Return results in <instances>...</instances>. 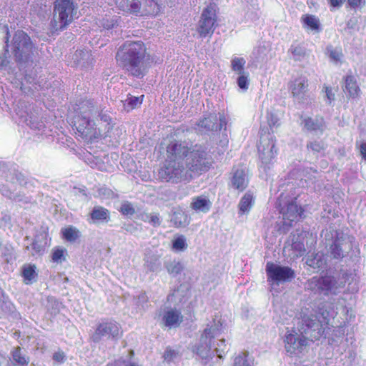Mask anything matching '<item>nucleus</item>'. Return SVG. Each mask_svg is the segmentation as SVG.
<instances>
[{
	"label": "nucleus",
	"mask_w": 366,
	"mask_h": 366,
	"mask_svg": "<svg viewBox=\"0 0 366 366\" xmlns=\"http://www.w3.org/2000/svg\"><path fill=\"white\" fill-rule=\"evenodd\" d=\"M114 124L109 111L94 99L81 101L73 119V126L85 139H92L97 134V130L101 132L102 128L109 132Z\"/></svg>",
	"instance_id": "obj_1"
},
{
	"label": "nucleus",
	"mask_w": 366,
	"mask_h": 366,
	"mask_svg": "<svg viewBox=\"0 0 366 366\" xmlns=\"http://www.w3.org/2000/svg\"><path fill=\"white\" fill-rule=\"evenodd\" d=\"M321 236L334 270L342 266V262L355 265L360 263V249L355 244L354 237L331 227L322 230Z\"/></svg>",
	"instance_id": "obj_2"
},
{
	"label": "nucleus",
	"mask_w": 366,
	"mask_h": 366,
	"mask_svg": "<svg viewBox=\"0 0 366 366\" xmlns=\"http://www.w3.org/2000/svg\"><path fill=\"white\" fill-rule=\"evenodd\" d=\"M146 47L142 41H126L118 49L116 59L129 75L142 78L147 72Z\"/></svg>",
	"instance_id": "obj_3"
},
{
	"label": "nucleus",
	"mask_w": 366,
	"mask_h": 366,
	"mask_svg": "<svg viewBox=\"0 0 366 366\" xmlns=\"http://www.w3.org/2000/svg\"><path fill=\"white\" fill-rule=\"evenodd\" d=\"M266 122H262L259 129V144L258 146L259 157L261 161L260 167L267 174L273 164L277 149L273 133L280 123L277 115L267 112Z\"/></svg>",
	"instance_id": "obj_4"
},
{
	"label": "nucleus",
	"mask_w": 366,
	"mask_h": 366,
	"mask_svg": "<svg viewBox=\"0 0 366 366\" xmlns=\"http://www.w3.org/2000/svg\"><path fill=\"white\" fill-rule=\"evenodd\" d=\"M310 315L302 316V334L310 338L312 341L318 340L325 334V330L329 324V319L334 317L336 312L333 305L327 301L320 302Z\"/></svg>",
	"instance_id": "obj_5"
},
{
	"label": "nucleus",
	"mask_w": 366,
	"mask_h": 366,
	"mask_svg": "<svg viewBox=\"0 0 366 366\" xmlns=\"http://www.w3.org/2000/svg\"><path fill=\"white\" fill-rule=\"evenodd\" d=\"M78 10L75 0H55L50 25L54 31H62L74 21Z\"/></svg>",
	"instance_id": "obj_6"
},
{
	"label": "nucleus",
	"mask_w": 366,
	"mask_h": 366,
	"mask_svg": "<svg viewBox=\"0 0 366 366\" xmlns=\"http://www.w3.org/2000/svg\"><path fill=\"white\" fill-rule=\"evenodd\" d=\"M212 159L207 148L202 145L196 144L190 148L185 166L190 174L199 175L208 171L212 166Z\"/></svg>",
	"instance_id": "obj_7"
},
{
	"label": "nucleus",
	"mask_w": 366,
	"mask_h": 366,
	"mask_svg": "<svg viewBox=\"0 0 366 366\" xmlns=\"http://www.w3.org/2000/svg\"><path fill=\"white\" fill-rule=\"evenodd\" d=\"M299 196L287 200L280 205V213L282 214V219L277 224V231L281 234H286L289 232L294 222L302 218L304 209L298 199Z\"/></svg>",
	"instance_id": "obj_8"
},
{
	"label": "nucleus",
	"mask_w": 366,
	"mask_h": 366,
	"mask_svg": "<svg viewBox=\"0 0 366 366\" xmlns=\"http://www.w3.org/2000/svg\"><path fill=\"white\" fill-rule=\"evenodd\" d=\"M9 47L15 61L22 64L30 61L34 46L30 36L25 31L17 30L9 42Z\"/></svg>",
	"instance_id": "obj_9"
},
{
	"label": "nucleus",
	"mask_w": 366,
	"mask_h": 366,
	"mask_svg": "<svg viewBox=\"0 0 366 366\" xmlns=\"http://www.w3.org/2000/svg\"><path fill=\"white\" fill-rule=\"evenodd\" d=\"M119 9L135 16H156L160 11V6L156 0H117Z\"/></svg>",
	"instance_id": "obj_10"
},
{
	"label": "nucleus",
	"mask_w": 366,
	"mask_h": 366,
	"mask_svg": "<svg viewBox=\"0 0 366 366\" xmlns=\"http://www.w3.org/2000/svg\"><path fill=\"white\" fill-rule=\"evenodd\" d=\"M188 172L185 164L179 162H169L167 159L159 171V177L162 181L177 183L182 181L189 182L193 175Z\"/></svg>",
	"instance_id": "obj_11"
},
{
	"label": "nucleus",
	"mask_w": 366,
	"mask_h": 366,
	"mask_svg": "<svg viewBox=\"0 0 366 366\" xmlns=\"http://www.w3.org/2000/svg\"><path fill=\"white\" fill-rule=\"evenodd\" d=\"M122 336L120 325L114 320H106L100 322L90 336L91 340L99 343L102 340L117 342Z\"/></svg>",
	"instance_id": "obj_12"
},
{
	"label": "nucleus",
	"mask_w": 366,
	"mask_h": 366,
	"mask_svg": "<svg viewBox=\"0 0 366 366\" xmlns=\"http://www.w3.org/2000/svg\"><path fill=\"white\" fill-rule=\"evenodd\" d=\"M268 282L279 286L291 282L296 277L295 271L289 266L268 262L265 268Z\"/></svg>",
	"instance_id": "obj_13"
},
{
	"label": "nucleus",
	"mask_w": 366,
	"mask_h": 366,
	"mask_svg": "<svg viewBox=\"0 0 366 366\" xmlns=\"http://www.w3.org/2000/svg\"><path fill=\"white\" fill-rule=\"evenodd\" d=\"M217 9L214 3H209L202 11L197 31L201 38L212 36L217 24Z\"/></svg>",
	"instance_id": "obj_14"
},
{
	"label": "nucleus",
	"mask_w": 366,
	"mask_h": 366,
	"mask_svg": "<svg viewBox=\"0 0 366 366\" xmlns=\"http://www.w3.org/2000/svg\"><path fill=\"white\" fill-rule=\"evenodd\" d=\"M306 287L315 295L328 296L336 293L337 282L332 276L313 277L307 282Z\"/></svg>",
	"instance_id": "obj_15"
},
{
	"label": "nucleus",
	"mask_w": 366,
	"mask_h": 366,
	"mask_svg": "<svg viewBox=\"0 0 366 366\" xmlns=\"http://www.w3.org/2000/svg\"><path fill=\"white\" fill-rule=\"evenodd\" d=\"M217 117L216 113H208L203 115L194 125V130L201 134H207L210 132L220 131L225 129L227 122L225 117L220 114Z\"/></svg>",
	"instance_id": "obj_16"
},
{
	"label": "nucleus",
	"mask_w": 366,
	"mask_h": 366,
	"mask_svg": "<svg viewBox=\"0 0 366 366\" xmlns=\"http://www.w3.org/2000/svg\"><path fill=\"white\" fill-rule=\"evenodd\" d=\"M190 149L188 144L182 141H172L167 147V159L169 162L185 164L184 158L188 157Z\"/></svg>",
	"instance_id": "obj_17"
},
{
	"label": "nucleus",
	"mask_w": 366,
	"mask_h": 366,
	"mask_svg": "<svg viewBox=\"0 0 366 366\" xmlns=\"http://www.w3.org/2000/svg\"><path fill=\"white\" fill-rule=\"evenodd\" d=\"M209 330L204 329L199 343L194 346L192 349V351L202 359L212 358L214 356L213 347L215 345V341L209 337Z\"/></svg>",
	"instance_id": "obj_18"
},
{
	"label": "nucleus",
	"mask_w": 366,
	"mask_h": 366,
	"mask_svg": "<svg viewBox=\"0 0 366 366\" xmlns=\"http://www.w3.org/2000/svg\"><path fill=\"white\" fill-rule=\"evenodd\" d=\"M289 89L295 101L302 102L307 96L308 80L306 76L300 75L289 83Z\"/></svg>",
	"instance_id": "obj_19"
},
{
	"label": "nucleus",
	"mask_w": 366,
	"mask_h": 366,
	"mask_svg": "<svg viewBox=\"0 0 366 366\" xmlns=\"http://www.w3.org/2000/svg\"><path fill=\"white\" fill-rule=\"evenodd\" d=\"M249 184L248 171L242 167H233L231 172L230 186L240 192L244 190Z\"/></svg>",
	"instance_id": "obj_20"
},
{
	"label": "nucleus",
	"mask_w": 366,
	"mask_h": 366,
	"mask_svg": "<svg viewBox=\"0 0 366 366\" xmlns=\"http://www.w3.org/2000/svg\"><path fill=\"white\" fill-rule=\"evenodd\" d=\"M20 90L25 94L33 93L34 91H38L40 84L36 70H26L22 81L19 83Z\"/></svg>",
	"instance_id": "obj_21"
},
{
	"label": "nucleus",
	"mask_w": 366,
	"mask_h": 366,
	"mask_svg": "<svg viewBox=\"0 0 366 366\" xmlns=\"http://www.w3.org/2000/svg\"><path fill=\"white\" fill-rule=\"evenodd\" d=\"M183 322V315L177 308H169L164 310L162 318L161 325L167 328H177Z\"/></svg>",
	"instance_id": "obj_22"
},
{
	"label": "nucleus",
	"mask_w": 366,
	"mask_h": 366,
	"mask_svg": "<svg viewBox=\"0 0 366 366\" xmlns=\"http://www.w3.org/2000/svg\"><path fill=\"white\" fill-rule=\"evenodd\" d=\"M285 343L287 352L292 355L302 352L307 341L305 337H300L297 334H289L285 337Z\"/></svg>",
	"instance_id": "obj_23"
},
{
	"label": "nucleus",
	"mask_w": 366,
	"mask_h": 366,
	"mask_svg": "<svg viewBox=\"0 0 366 366\" xmlns=\"http://www.w3.org/2000/svg\"><path fill=\"white\" fill-rule=\"evenodd\" d=\"M306 264L314 269H333V265H330V258L327 257V253H312L307 256L306 259Z\"/></svg>",
	"instance_id": "obj_24"
},
{
	"label": "nucleus",
	"mask_w": 366,
	"mask_h": 366,
	"mask_svg": "<svg viewBox=\"0 0 366 366\" xmlns=\"http://www.w3.org/2000/svg\"><path fill=\"white\" fill-rule=\"evenodd\" d=\"M300 124L303 129L309 132L315 133L316 134H322L325 129V122L322 117H301Z\"/></svg>",
	"instance_id": "obj_25"
},
{
	"label": "nucleus",
	"mask_w": 366,
	"mask_h": 366,
	"mask_svg": "<svg viewBox=\"0 0 366 366\" xmlns=\"http://www.w3.org/2000/svg\"><path fill=\"white\" fill-rule=\"evenodd\" d=\"M89 216L94 224H107L111 219L110 212L102 206H94L89 212Z\"/></svg>",
	"instance_id": "obj_26"
},
{
	"label": "nucleus",
	"mask_w": 366,
	"mask_h": 366,
	"mask_svg": "<svg viewBox=\"0 0 366 366\" xmlns=\"http://www.w3.org/2000/svg\"><path fill=\"white\" fill-rule=\"evenodd\" d=\"M21 276L25 285H32L38 280V271L34 264H24L21 267Z\"/></svg>",
	"instance_id": "obj_27"
},
{
	"label": "nucleus",
	"mask_w": 366,
	"mask_h": 366,
	"mask_svg": "<svg viewBox=\"0 0 366 366\" xmlns=\"http://www.w3.org/2000/svg\"><path fill=\"white\" fill-rule=\"evenodd\" d=\"M34 109V107L29 102L23 99L19 100L14 107L16 115L19 120V123L22 124L23 122H26L29 114Z\"/></svg>",
	"instance_id": "obj_28"
},
{
	"label": "nucleus",
	"mask_w": 366,
	"mask_h": 366,
	"mask_svg": "<svg viewBox=\"0 0 366 366\" xmlns=\"http://www.w3.org/2000/svg\"><path fill=\"white\" fill-rule=\"evenodd\" d=\"M342 89L348 98L355 99L360 95V89L357 85L356 78L352 75H347L345 77Z\"/></svg>",
	"instance_id": "obj_29"
},
{
	"label": "nucleus",
	"mask_w": 366,
	"mask_h": 366,
	"mask_svg": "<svg viewBox=\"0 0 366 366\" xmlns=\"http://www.w3.org/2000/svg\"><path fill=\"white\" fill-rule=\"evenodd\" d=\"M212 207V202L205 196H197L192 198L190 207L197 212L207 213Z\"/></svg>",
	"instance_id": "obj_30"
},
{
	"label": "nucleus",
	"mask_w": 366,
	"mask_h": 366,
	"mask_svg": "<svg viewBox=\"0 0 366 366\" xmlns=\"http://www.w3.org/2000/svg\"><path fill=\"white\" fill-rule=\"evenodd\" d=\"M16 169V164L0 161V177L6 182L14 183V174Z\"/></svg>",
	"instance_id": "obj_31"
},
{
	"label": "nucleus",
	"mask_w": 366,
	"mask_h": 366,
	"mask_svg": "<svg viewBox=\"0 0 366 366\" xmlns=\"http://www.w3.org/2000/svg\"><path fill=\"white\" fill-rule=\"evenodd\" d=\"M254 202L253 194L251 191L247 192L241 198L238 207L241 214L249 213Z\"/></svg>",
	"instance_id": "obj_32"
},
{
	"label": "nucleus",
	"mask_w": 366,
	"mask_h": 366,
	"mask_svg": "<svg viewBox=\"0 0 366 366\" xmlns=\"http://www.w3.org/2000/svg\"><path fill=\"white\" fill-rule=\"evenodd\" d=\"M171 222L177 227H186L189 224V218L186 212L181 209H177L173 212Z\"/></svg>",
	"instance_id": "obj_33"
},
{
	"label": "nucleus",
	"mask_w": 366,
	"mask_h": 366,
	"mask_svg": "<svg viewBox=\"0 0 366 366\" xmlns=\"http://www.w3.org/2000/svg\"><path fill=\"white\" fill-rule=\"evenodd\" d=\"M4 31L5 32V36H4V41H5V46H4V56H0V70L4 69L9 64V58L11 57L10 53H9V31L7 26H4Z\"/></svg>",
	"instance_id": "obj_34"
},
{
	"label": "nucleus",
	"mask_w": 366,
	"mask_h": 366,
	"mask_svg": "<svg viewBox=\"0 0 366 366\" xmlns=\"http://www.w3.org/2000/svg\"><path fill=\"white\" fill-rule=\"evenodd\" d=\"M22 124H25L34 130H42L44 127V123L40 119L38 112L34 109L31 113L28 116L26 122H23Z\"/></svg>",
	"instance_id": "obj_35"
},
{
	"label": "nucleus",
	"mask_w": 366,
	"mask_h": 366,
	"mask_svg": "<svg viewBox=\"0 0 366 366\" xmlns=\"http://www.w3.org/2000/svg\"><path fill=\"white\" fill-rule=\"evenodd\" d=\"M301 19L304 26L315 32H320L322 30L320 20L315 15L305 14Z\"/></svg>",
	"instance_id": "obj_36"
},
{
	"label": "nucleus",
	"mask_w": 366,
	"mask_h": 366,
	"mask_svg": "<svg viewBox=\"0 0 366 366\" xmlns=\"http://www.w3.org/2000/svg\"><path fill=\"white\" fill-rule=\"evenodd\" d=\"M164 266L167 272L172 277H177L184 269V264L182 262L177 261L176 259L164 262Z\"/></svg>",
	"instance_id": "obj_37"
},
{
	"label": "nucleus",
	"mask_w": 366,
	"mask_h": 366,
	"mask_svg": "<svg viewBox=\"0 0 366 366\" xmlns=\"http://www.w3.org/2000/svg\"><path fill=\"white\" fill-rule=\"evenodd\" d=\"M61 302L53 296L46 297V309L51 316H55L60 312Z\"/></svg>",
	"instance_id": "obj_38"
},
{
	"label": "nucleus",
	"mask_w": 366,
	"mask_h": 366,
	"mask_svg": "<svg viewBox=\"0 0 366 366\" xmlns=\"http://www.w3.org/2000/svg\"><path fill=\"white\" fill-rule=\"evenodd\" d=\"M61 234L63 238L70 242H74L80 237V232L73 226L61 229Z\"/></svg>",
	"instance_id": "obj_39"
},
{
	"label": "nucleus",
	"mask_w": 366,
	"mask_h": 366,
	"mask_svg": "<svg viewBox=\"0 0 366 366\" xmlns=\"http://www.w3.org/2000/svg\"><path fill=\"white\" fill-rule=\"evenodd\" d=\"M119 16H106L99 20V26L105 30H110L118 26V19Z\"/></svg>",
	"instance_id": "obj_40"
},
{
	"label": "nucleus",
	"mask_w": 366,
	"mask_h": 366,
	"mask_svg": "<svg viewBox=\"0 0 366 366\" xmlns=\"http://www.w3.org/2000/svg\"><path fill=\"white\" fill-rule=\"evenodd\" d=\"M13 360L20 366H26L29 362V357L22 353L21 348L16 347L11 352Z\"/></svg>",
	"instance_id": "obj_41"
},
{
	"label": "nucleus",
	"mask_w": 366,
	"mask_h": 366,
	"mask_svg": "<svg viewBox=\"0 0 366 366\" xmlns=\"http://www.w3.org/2000/svg\"><path fill=\"white\" fill-rule=\"evenodd\" d=\"M188 247L186 237L182 235H178L172 240V249L175 252H184Z\"/></svg>",
	"instance_id": "obj_42"
},
{
	"label": "nucleus",
	"mask_w": 366,
	"mask_h": 366,
	"mask_svg": "<svg viewBox=\"0 0 366 366\" xmlns=\"http://www.w3.org/2000/svg\"><path fill=\"white\" fill-rule=\"evenodd\" d=\"M76 59L78 61L79 64L82 66H86V65H89L92 63V58L90 52L87 50H80L79 51H76Z\"/></svg>",
	"instance_id": "obj_43"
},
{
	"label": "nucleus",
	"mask_w": 366,
	"mask_h": 366,
	"mask_svg": "<svg viewBox=\"0 0 366 366\" xmlns=\"http://www.w3.org/2000/svg\"><path fill=\"white\" fill-rule=\"evenodd\" d=\"M246 61L242 57H234L231 61L232 70L236 74H242L246 72L244 70V65Z\"/></svg>",
	"instance_id": "obj_44"
},
{
	"label": "nucleus",
	"mask_w": 366,
	"mask_h": 366,
	"mask_svg": "<svg viewBox=\"0 0 366 366\" xmlns=\"http://www.w3.org/2000/svg\"><path fill=\"white\" fill-rule=\"evenodd\" d=\"M289 51L293 55L295 61H300L305 56V48L300 44L291 45Z\"/></svg>",
	"instance_id": "obj_45"
},
{
	"label": "nucleus",
	"mask_w": 366,
	"mask_h": 366,
	"mask_svg": "<svg viewBox=\"0 0 366 366\" xmlns=\"http://www.w3.org/2000/svg\"><path fill=\"white\" fill-rule=\"evenodd\" d=\"M237 75H238V76H237V81H236L237 86L243 92L247 91L248 89V86H249V72L246 71L242 74H239Z\"/></svg>",
	"instance_id": "obj_46"
},
{
	"label": "nucleus",
	"mask_w": 366,
	"mask_h": 366,
	"mask_svg": "<svg viewBox=\"0 0 366 366\" xmlns=\"http://www.w3.org/2000/svg\"><path fill=\"white\" fill-rule=\"evenodd\" d=\"M182 285L177 287L173 290V292L167 296V300L172 302H182V299L184 297V291L182 290Z\"/></svg>",
	"instance_id": "obj_47"
},
{
	"label": "nucleus",
	"mask_w": 366,
	"mask_h": 366,
	"mask_svg": "<svg viewBox=\"0 0 366 366\" xmlns=\"http://www.w3.org/2000/svg\"><path fill=\"white\" fill-rule=\"evenodd\" d=\"M307 148L310 149L315 154H322L325 152L326 145L322 141H312L307 144Z\"/></svg>",
	"instance_id": "obj_48"
},
{
	"label": "nucleus",
	"mask_w": 366,
	"mask_h": 366,
	"mask_svg": "<svg viewBox=\"0 0 366 366\" xmlns=\"http://www.w3.org/2000/svg\"><path fill=\"white\" fill-rule=\"evenodd\" d=\"M213 350L214 352V355L222 359L223 356L228 352L229 347L225 344V340L221 339L219 340V342L213 347Z\"/></svg>",
	"instance_id": "obj_49"
},
{
	"label": "nucleus",
	"mask_w": 366,
	"mask_h": 366,
	"mask_svg": "<svg viewBox=\"0 0 366 366\" xmlns=\"http://www.w3.org/2000/svg\"><path fill=\"white\" fill-rule=\"evenodd\" d=\"M267 49L265 46H258L254 49L252 54L254 57V61L257 63H262L267 60Z\"/></svg>",
	"instance_id": "obj_50"
},
{
	"label": "nucleus",
	"mask_w": 366,
	"mask_h": 366,
	"mask_svg": "<svg viewBox=\"0 0 366 366\" xmlns=\"http://www.w3.org/2000/svg\"><path fill=\"white\" fill-rule=\"evenodd\" d=\"M222 324L219 320L217 322L214 320V322L211 326L207 325L206 329L209 330V337L214 340V339L221 334L222 329Z\"/></svg>",
	"instance_id": "obj_51"
},
{
	"label": "nucleus",
	"mask_w": 366,
	"mask_h": 366,
	"mask_svg": "<svg viewBox=\"0 0 366 366\" xmlns=\"http://www.w3.org/2000/svg\"><path fill=\"white\" fill-rule=\"evenodd\" d=\"M326 51L327 54L332 61L336 63L340 61V59L342 56L341 49H334L332 46L330 45L327 46Z\"/></svg>",
	"instance_id": "obj_52"
},
{
	"label": "nucleus",
	"mask_w": 366,
	"mask_h": 366,
	"mask_svg": "<svg viewBox=\"0 0 366 366\" xmlns=\"http://www.w3.org/2000/svg\"><path fill=\"white\" fill-rule=\"evenodd\" d=\"M342 267L343 264H342V266L336 271L340 272V276H341V279L344 281V283L348 282L350 284L354 280L356 274L351 270L344 269Z\"/></svg>",
	"instance_id": "obj_53"
},
{
	"label": "nucleus",
	"mask_w": 366,
	"mask_h": 366,
	"mask_svg": "<svg viewBox=\"0 0 366 366\" xmlns=\"http://www.w3.org/2000/svg\"><path fill=\"white\" fill-rule=\"evenodd\" d=\"M142 104V100L139 97L129 96L127 99L125 100V103L124 104L125 109L127 111L132 110L137 108Z\"/></svg>",
	"instance_id": "obj_54"
},
{
	"label": "nucleus",
	"mask_w": 366,
	"mask_h": 366,
	"mask_svg": "<svg viewBox=\"0 0 366 366\" xmlns=\"http://www.w3.org/2000/svg\"><path fill=\"white\" fill-rule=\"evenodd\" d=\"M248 352H242L234 359V366H252V362L247 359Z\"/></svg>",
	"instance_id": "obj_55"
},
{
	"label": "nucleus",
	"mask_w": 366,
	"mask_h": 366,
	"mask_svg": "<svg viewBox=\"0 0 366 366\" xmlns=\"http://www.w3.org/2000/svg\"><path fill=\"white\" fill-rule=\"evenodd\" d=\"M144 221H147L151 225L157 227L160 226L162 220L158 213H151L146 214V219Z\"/></svg>",
	"instance_id": "obj_56"
},
{
	"label": "nucleus",
	"mask_w": 366,
	"mask_h": 366,
	"mask_svg": "<svg viewBox=\"0 0 366 366\" xmlns=\"http://www.w3.org/2000/svg\"><path fill=\"white\" fill-rule=\"evenodd\" d=\"M358 21L356 17L350 18L346 23L345 31H348V33L352 35L355 31H358L359 27L357 25Z\"/></svg>",
	"instance_id": "obj_57"
},
{
	"label": "nucleus",
	"mask_w": 366,
	"mask_h": 366,
	"mask_svg": "<svg viewBox=\"0 0 366 366\" xmlns=\"http://www.w3.org/2000/svg\"><path fill=\"white\" fill-rule=\"evenodd\" d=\"M66 252L65 249L56 247L54 249L51 254V259L54 262H61L64 259V254Z\"/></svg>",
	"instance_id": "obj_58"
},
{
	"label": "nucleus",
	"mask_w": 366,
	"mask_h": 366,
	"mask_svg": "<svg viewBox=\"0 0 366 366\" xmlns=\"http://www.w3.org/2000/svg\"><path fill=\"white\" fill-rule=\"evenodd\" d=\"M119 211L124 215H132L135 213L134 208L129 202H124L121 205Z\"/></svg>",
	"instance_id": "obj_59"
},
{
	"label": "nucleus",
	"mask_w": 366,
	"mask_h": 366,
	"mask_svg": "<svg viewBox=\"0 0 366 366\" xmlns=\"http://www.w3.org/2000/svg\"><path fill=\"white\" fill-rule=\"evenodd\" d=\"M15 180L19 185L25 187H26L28 184L29 183L27 177L18 169H16L14 174V181Z\"/></svg>",
	"instance_id": "obj_60"
},
{
	"label": "nucleus",
	"mask_w": 366,
	"mask_h": 366,
	"mask_svg": "<svg viewBox=\"0 0 366 366\" xmlns=\"http://www.w3.org/2000/svg\"><path fill=\"white\" fill-rule=\"evenodd\" d=\"M292 248L293 250L297 252L296 255L297 256H302L305 252V248L304 243L301 241H294L292 244Z\"/></svg>",
	"instance_id": "obj_61"
},
{
	"label": "nucleus",
	"mask_w": 366,
	"mask_h": 366,
	"mask_svg": "<svg viewBox=\"0 0 366 366\" xmlns=\"http://www.w3.org/2000/svg\"><path fill=\"white\" fill-rule=\"evenodd\" d=\"M2 256L7 263L10 262L14 257L13 247L11 245H5L3 249Z\"/></svg>",
	"instance_id": "obj_62"
},
{
	"label": "nucleus",
	"mask_w": 366,
	"mask_h": 366,
	"mask_svg": "<svg viewBox=\"0 0 366 366\" xmlns=\"http://www.w3.org/2000/svg\"><path fill=\"white\" fill-rule=\"evenodd\" d=\"M329 214H332V217L335 218L337 217V213L335 211H332L330 207H327V208L324 209V211L322 212L321 219L324 223L329 222Z\"/></svg>",
	"instance_id": "obj_63"
},
{
	"label": "nucleus",
	"mask_w": 366,
	"mask_h": 366,
	"mask_svg": "<svg viewBox=\"0 0 366 366\" xmlns=\"http://www.w3.org/2000/svg\"><path fill=\"white\" fill-rule=\"evenodd\" d=\"M44 244H41V242H38V239L36 240H33L31 243V248L35 251L36 254H42L44 251L45 247Z\"/></svg>",
	"instance_id": "obj_64"
}]
</instances>
